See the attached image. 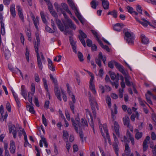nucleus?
<instances>
[{"instance_id":"nucleus-1","label":"nucleus","mask_w":156,"mask_h":156,"mask_svg":"<svg viewBox=\"0 0 156 156\" xmlns=\"http://www.w3.org/2000/svg\"><path fill=\"white\" fill-rule=\"evenodd\" d=\"M36 39L37 40V44L36 42L34 44L35 50L37 57V64L39 68L41 70H42L43 68V66L41 60L43 62H45V58L42 52H40V55L38 52V47L40 44V40L39 36L38 35H36Z\"/></svg>"},{"instance_id":"nucleus-2","label":"nucleus","mask_w":156,"mask_h":156,"mask_svg":"<svg viewBox=\"0 0 156 156\" xmlns=\"http://www.w3.org/2000/svg\"><path fill=\"white\" fill-rule=\"evenodd\" d=\"M55 8L57 10L58 12H61L63 14L66 21L64 22L65 26L66 28L67 27V24L69 27L72 29L75 30L76 29V27L75 25L73 23L72 20L69 19L68 17L66 15L65 12L63 11L62 9L61 8L57 3H55L54 4Z\"/></svg>"},{"instance_id":"nucleus-3","label":"nucleus","mask_w":156,"mask_h":156,"mask_svg":"<svg viewBox=\"0 0 156 156\" xmlns=\"http://www.w3.org/2000/svg\"><path fill=\"white\" fill-rule=\"evenodd\" d=\"M127 29L125 28L123 30V32L126 37L125 39L129 44H133L134 39V35L132 32H130L128 31H126Z\"/></svg>"},{"instance_id":"nucleus-4","label":"nucleus","mask_w":156,"mask_h":156,"mask_svg":"<svg viewBox=\"0 0 156 156\" xmlns=\"http://www.w3.org/2000/svg\"><path fill=\"white\" fill-rule=\"evenodd\" d=\"M91 31L101 47L104 49H105L107 51L109 52L110 51L109 48L108 46L103 45L101 41L99 39L98 33L95 30H91Z\"/></svg>"},{"instance_id":"nucleus-5","label":"nucleus","mask_w":156,"mask_h":156,"mask_svg":"<svg viewBox=\"0 0 156 156\" xmlns=\"http://www.w3.org/2000/svg\"><path fill=\"white\" fill-rule=\"evenodd\" d=\"M101 59L103 61L104 59H106V58L105 55H102L101 52H100L98 54V58H95V62L100 67H101Z\"/></svg>"},{"instance_id":"nucleus-6","label":"nucleus","mask_w":156,"mask_h":156,"mask_svg":"<svg viewBox=\"0 0 156 156\" xmlns=\"http://www.w3.org/2000/svg\"><path fill=\"white\" fill-rule=\"evenodd\" d=\"M79 33L80 35L78 36L79 38L83 45L85 47L86 43L84 39L87 37V35L81 30H79Z\"/></svg>"},{"instance_id":"nucleus-7","label":"nucleus","mask_w":156,"mask_h":156,"mask_svg":"<svg viewBox=\"0 0 156 156\" xmlns=\"http://www.w3.org/2000/svg\"><path fill=\"white\" fill-rule=\"evenodd\" d=\"M114 64L116 67V68L119 70L124 76H126L127 74L124 69L123 66L119 64L115 61H113Z\"/></svg>"},{"instance_id":"nucleus-8","label":"nucleus","mask_w":156,"mask_h":156,"mask_svg":"<svg viewBox=\"0 0 156 156\" xmlns=\"http://www.w3.org/2000/svg\"><path fill=\"white\" fill-rule=\"evenodd\" d=\"M17 126L16 127L15 125H13L11 127H9V131L10 133H12L13 134V137L16 138V136Z\"/></svg>"},{"instance_id":"nucleus-9","label":"nucleus","mask_w":156,"mask_h":156,"mask_svg":"<svg viewBox=\"0 0 156 156\" xmlns=\"http://www.w3.org/2000/svg\"><path fill=\"white\" fill-rule=\"evenodd\" d=\"M124 26L122 23H117L113 26V29L115 31H119L121 30Z\"/></svg>"},{"instance_id":"nucleus-10","label":"nucleus","mask_w":156,"mask_h":156,"mask_svg":"<svg viewBox=\"0 0 156 156\" xmlns=\"http://www.w3.org/2000/svg\"><path fill=\"white\" fill-rule=\"evenodd\" d=\"M54 91L57 98L60 101H61L62 99L61 96V92L60 90L58 89V86L55 87Z\"/></svg>"},{"instance_id":"nucleus-11","label":"nucleus","mask_w":156,"mask_h":156,"mask_svg":"<svg viewBox=\"0 0 156 156\" xmlns=\"http://www.w3.org/2000/svg\"><path fill=\"white\" fill-rule=\"evenodd\" d=\"M16 146L15 143L13 140L10 141L9 150L11 153L14 154L15 152Z\"/></svg>"},{"instance_id":"nucleus-12","label":"nucleus","mask_w":156,"mask_h":156,"mask_svg":"<svg viewBox=\"0 0 156 156\" xmlns=\"http://www.w3.org/2000/svg\"><path fill=\"white\" fill-rule=\"evenodd\" d=\"M17 11H18V15L20 19L22 20V22H24V16H23V13L22 12V10L20 8V6L18 5L16 6Z\"/></svg>"},{"instance_id":"nucleus-13","label":"nucleus","mask_w":156,"mask_h":156,"mask_svg":"<svg viewBox=\"0 0 156 156\" xmlns=\"http://www.w3.org/2000/svg\"><path fill=\"white\" fill-rule=\"evenodd\" d=\"M140 37L142 42L143 44H147L149 43V39L148 38L145 36V35L143 34H141Z\"/></svg>"},{"instance_id":"nucleus-14","label":"nucleus","mask_w":156,"mask_h":156,"mask_svg":"<svg viewBox=\"0 0 156 156\" xmlns=\"http://www.w3.org/2000/svg\"><path fill=\"white\" fill-rule=\"evenodd\" d=\"M56 24L58 28L61 31H63L64 30V27L61 21L58 19H56Z\"/></svg>"},{"instance_id":"nucleus-15","label":"nucleus","mask_w":156,"mask_h":156,"mask_svg":"<svg viewBox=\"0 0 156 156\" xmlns=\"http://www.w3.org/2000/svg\"><path fill=\"white\" fill-rule=\"evenodd\" d=\"M21 95L24 97L26 100V97L27 96V91L25 88V87L24 85H22L21 86Z\"/></svg>"},{"instance_id":"nucleus-16","label":"nucleus","mask_w":156,"mask_h":156,"mask_svg":"<svg viewBox=\"0 0 156 156\" xmlns=\"http://www.w3.org/2000/svg\"><path fill=\"white\" fill-rule=\"evenodd\" d=\"M125 153L126 155L129 156L131 153V151L130 147L127 143L125 145Z\"/></svg>"},{"instance_id":"nucleus-17","label":"nucleus","mask_w":156,"mask_h":156,"mask_svg":"<svg viewBox=\"0 0 156 156\" xmlns=\"http://www.w3.org/2000/svg\"><path fill=\"white\" fill-rule=\"evenodd\" d=\"M119 127L118 123L117 122H115L114 123V129L116 135L118 136H119Z\"/></svg>"},{"instance_id":"nucleus-18","label":"nucleus","mask_w":156,"mask_h":156,"mask_svg":"<svg viewBox=\"0 0 156 156\" xmlns=\"http://www.w3.org/2000/svg\"><path fill=\"white\" fill-rule=\"evenodd\" d=\"M123 123L125 126L129 128H131V126L129 125V119L128 116L126 117L125 119L124 118H123Z\"/></svg>"},{"instance_id":"nucleus-19","label":"nucleus","mask_w":156,"mask_h":156,"mask_svg":"<svg viewBox=\"0 0 156 156\" xmlns=\"http://www.w3.org/2000/svg\"><path fill=\"white\" fill-rule=\"evenodd\" d=\"M71 120L72 122V124L73 126L75 129V130L76 132L78 133V126L76 122V121H75L74 119L73 118H71Z\"/></svg>"},{"instance_id":"nucleus-20","label":"nucleus","mask_w":156,"mask_h":156,"mask_svg":"<svg viewBox=\"0 0 156 156\" xmlns=\"http://www.w3.org/2000/svg\"><path fill=\"white\" fill-rule=\"evenodd\" d=\"M67 1L69 6L71 7L72 9L75 12L76 10H78L72 0H67Z\"/></svg>"},{"instance_id":"nucleus-21","label":"nucleus","mask_w":156,"mask_h":156,"mask_svg":"<svg viewBox=\"0 0 156 156\" xmlns=\"http://www.w3.org/2000/svg\"><path fill=\"white\" fill-rule=\"evenodd\" d=\"M15 6V4H12L11 5L10 8V10L11 13L13 17H15L16 16Z\"/></svg>"},{"instance_id":"nucleus-22","label":"nucleus","mask_w":156,"mask_h":156,"mask_svg":"<svg viewBox=\"0 0 156 156\" xmlns=\"http://www.w3.org/2000/svg\"><path fill=\"white\" fill-rule=\"evenodd\" d=\"M48 67L49 69L52 71H54L55 70V67L53 66V63L51 60L48 58Z\"/></svg>"},{"instance_id":"nucleus-23","label":"nucleus","mask_w":156,"mask_h":156,"mask_svg":"<svg viewBox=\"0 0 156 156\" xmlns=\"http://www.w3.org/2000/svg\"><path fill=\"white\" fill-rule=\"evenodd\" d=\"M113 147L115 152L117 156H119V149L118 144L116 143H113Z\"/></svg>"},{"instance_id":"nucleus-24","label":"nucleus","mask_w":156,"mask_h":156,"mask_svg":"<svg viewBox=\"0 0 156 156\" xmlns=\"http://www.w3.org/2000/svg\"><path fill=\"white\" fill-rule=\"evenodd\" d=\"M126 136L130 140L132 144L133 145H134V142L133 137L132 136L130 133L129 131H127L126 133Z\"/></svg>"},{"instance_id":"nucleus-25","label":"nucleus","mask_w":156,"mask_h":156,"mask_svg":"<svg viewBox=\"0 0 156 156\" xmlns=\"http://www.w3.org/2000/svg\"><path fill=\"white\" fill-rule=\"evenodd\" d=\"M75 13L76 16L77 17L79 20H80L81 22L83 24V23H84L83 20L78 10H76V11H75Z\"/></svg>"},{"instance_id":"nucleus-26","label":"nucleus","mask_w":156,"mask_h":156,"mask_svg":"<svg viewBox=\"0 0 156 156\" xmlns=\"http://www.w3.org/2000/svg\"><path fill=\"white\" fill-rule=\"evenodd\" d=\"M62 6L63 9L66 10L67 12L68 13L71 15H72V13L68 8L67 5L65 3H62Z\"/></svg>"},{"instance_id":"nucleus-27","label":"nucleus","mask_w":156,"mask_h":156,"mask_svg":"<svg viewBox=\"0 0 156 156\" xmlns=\"http://www.w3.org/2000/svg\"><path fill=\"white\" fill-rule=\"evenodd\" d=\"M103 8L105 9H108L109 8V3L107 1H105L102 2Z\"/></svg>"},{"instance_id":"nucleus-28","label":"nucleus","mask_w":156,"mask_h":156,"mask_svg":"<svg viewBox=\"0 0 156 156\" xmlns=\"http://www.w3.org/2000/svg\"><path fill=\"white\" fill-rule=\"evenodd\" d=\"M108 15H112L115 18H116L117 17V12L115 10H113L112 11L109 12L108 13Z\"/></svg>"},{"instance_id":"nucleus-29","label":"nucleus","mask_w":156,"mask_h":156,"mask_svg":"<svg viewBox=\"0 0 156 156\" xmlns=\"http://www.w3.org/2000/svg\"><path fill=\"white\" fill-rule=\"evenodd\" d=\"M136 131L137 133L135 135V137L136 139L139 140L141 138L142 136V133L139 132L138 129H136Z\"/></svg>"},{"instance_id":"nucleus-30","label":"nucleus","mask_w":156,"mask_h":156,"mask_svg":"<svg viewBox=\"0 0 156 156\" xmlns=\"http://www.w3.org/2000/svg\"><path fill=\"white\" fill-rule=\"evenodd\" d=\"M70 45L72 47L73 51L74 53H76V42H75L72 43L71 42L70 43Z\"/></svg>"},{"instance_id":"nucleus-31","label":"nucleus","mask_w":156,"mask_h":156,"mask_svg":"<svg viewBox=\"0 0 156 156\" xmlns=\"http://www.w3.org/2000/svg\"><path fill=\"white\" fill-rule=\"evenodd\" d=\"M96 0H92L90 3L91 6L93 9H96L97 6L98 5V3L95 2Z\"/></svg>"},{"instance_id":"nucleus-32","label":"nucleus","mask_w":156,"mask_h":156,"mask_svg":"<svg viewBox=\"0 0 156 156\" xmlns=\"http://www.w3.org/2000/svg\"><path fill=\"white\" fill-rule=\"evenodd\" d=\"M50 77L51 80L55 85V87L58 86L57 84V81L56 78L53 77L52 75L51 74H50Z\"/></svg>"},{"instance_id":"nucleus-33","label":"nucleus","mask_w":156,"mask_h":156,"mask_svg":"<svg viewBox=\"0 0 156 156\" xmlns=\"http://www.w3.org/2000/svg\"><path fill=\"white\" fill-rule=\"evenodd\" d=\"M129 77L127 75L125 76V78L126 84L129 87L131 85V83L129 81Z\"/></svg>"},{"instance_id":"nucleus-34","label":"nucleus","mask_w":156,"mask_h":156,"mask_svg":"<svg viewBox=\"0 0 156 156\" xmlns=\"http://www.w3.org/2000/svg\"><path fill=\"white\" fill-rule=\"evenodd\" d=\"M5 56L6 59H9L10 57V51L8 50H5Z\"/></svg>"},{"instance_id":"nucleus-35","label":"nucleus","mask_w":156,"mask_h":156,"mask_svg":"<svg viewBox=\"0 0 156 156\" xmlns=\"http://www.w3.org/2000/svg\"><path fill=\"white\" fill-rule=\"evenodd\" d=\"M27 109H28L29 111L31 113L34 114L35 113V111L32 106L29 105L27 106Z\"/></svg>"},{"instance_id":"nucleus-36","label":"nucleus","mask_w":156,"mask_h":156,"mask_svg":"<svg viewBox=\"0 0 156 156\" xmlns=\"http://www.w3.org/2000/svg\"><path fill=\"white\" fill-rule=\"evenodd\" d=\"M39 18L37 16L36 17V19H35V22H34V26L37 30H38V24L39 23Z\"/></svg>"},{"instance_id":"nucleus-37","label":"nucleus","mask_w":156,"mask_h":156,"mask_svg":"<svg viewBox=\"0 0 156 156\" xmlns=\"http://www.w3.org/2000/svg\"><path fill=\"white\" fill-rule=\"evenodd\" d=\"M77 56L80 61L82 62L84 61L83 56V54L80 51H78Z\"/></svg>"},{"instance_id":"nucleus-38","label":"nucleus","mask_w":156,"mask_h":156,"mask_svg":"<svg viewBox=\"0 0 156 156\" xmlns=\"http://www.w3.org/2000/svg\"><path fill=\"white\" fill-rule=\"evenodd\" d=\"M1 31L2 34V35H4L5 34V31L4 26V24L3 23H1Z\"/></svg>"},{"instance_id":"nucleus-39","label":"nucleus","mask_w":156,"mask_h":156,"mask_svg":"<svg viewBox=\"0 0 156 156\" xmlns=\"http://www.w3.org/2000/svg\"><path fill=\"white\" fill-rule=\"evenodd\" d=\"M150 96H151V95H149L147 93H147L145 94L146 98L147 99V101L149 104H152V103L151 100Z\"/></svg>"},{"instance_id":"nucleus-40","label":"nucleus","mask_w":156,"mask_h":156,"mask_svg":"<svg viewBox=\"0 0 156 156\" xmlns=\"http://www.w3.org/2000/svg\"><path fill=\"white\" fill-rule=\"evenodd\" d=\"M40 15L42 19V20L43 22L45 23H46L47 21L44 16V12L41 11L40 12Z\"/></svg>"},{"instance_id":"nucleus-41","label":"nucleus","mask_w":156,"mask_h":156,"mask_svg":"<svg viewBox=\"0 0 156 156\" xmlns=\"http://www.w3.org/2000/svg\"><path fill=\"white\" fill-rule=\"evenodd\" d=\"M89 87L94 94H95L96 92L95 88L94 85V83H90Z\"/></svg>"},{"instance_id":"nucleus-42","label":"nucleus","mask_w":156,"mask_h":156,"mask_svg":"<svg viewBox=\"0 0 156 156\" xmlns=\"http://www.w3.org/2000/svg\"><path fill=\"white\" fill-rule=\"evenodd\" d=\"M29 50L27 47L26 48V52L25 53V55L26 58L28 62H29Z\"/></svg>"},{"instance_id":"nucleus-43","label":"nucleus","mask_w":156,"mask_h":156,"mask_svg":"<svg viewBox=\"0 0 156 156\" xmlns=\"http://www.w3.org/2000/svg\"><path fill=\"white\" fill-rule=\"evenodd\" d=\"M3 113H1V121H3L5 119H6L8 116V114L7 112L5 113V115H4Z\"/></svg>"},{"instance_id":"nucleus-44","label":"nucleus","mask_w":156,"mask_h":156,"mask_svg":"<svg viewBox=\"0 0 156 156\" xmlns=\"http://www.w3.org/2000/svg\"><path fill=\"white\" fill-rule=\"evenodd\" d=\"M43 81L44 83V87L45 89L46 90V91L48 92V84H47V80H46L44 78H43Z\"/></svg>"},{"instance_id":"nucleus-45","label":"nucleus","mask_w":156,"mask_h":156,"mask_svg":"<svg viewBox=\"0 0 156 156\" xmlns=\"http://www.w3.org/2000/svg\"><path fill=\"white\" fill-rule=\"evenodd\" d=\"M63 137L64 139H67L69 137V134L66 131H63Z\"/></svg>"},{"instance_id":"nucleus-46","label":"nucleus","mask_w":156,"mask_h":156,"mask_svg":"<svg viewBox=\"0 0 156 156\" xmlns=\"http://www.w3.org/2000/svg\"><path fill=\"white\" fill-rule=\"evenodd\" d=\"M35 88L34 84L33 83H32L31 85V92L32 95H34L35 92Z\"/></svg>"},{"instance_id":"nucleus-47","label":"nucleus","mask_w":156,"mask_h":156,"mask_svg":"<svg viewBox=\"0 0 156 156\" xmlns=\"http://www.w3.org/2000/svg\"><path fill=\"white\" fill-rule=\"evenodd\" d=\"M74 104L72 101H70L69 102V105H70V107L71 109V110L73 114L75 113L74 109Z\"/></svg>"},{"instance_id":"nucleus-48","label":"nucleus","mask_w":156,"mask_h":156,"mask_svg":"<svg viewBox=\"0 0 156 156\" xmlns=\"http://www.w3.org/2000/svg\"><path fill=\"white\" fill-rule=\"evenodd\" d=\"M89 100L90 104H95V105H97V103L94 97L90 98Z\"/></svg>"},{"instance_id":"nucleus-49","label":"nucleus","mask_w":156,"mask_h":156,"mask_svg":"<svg viewBox=\"0 0 156 156\" xmlns=\"http://www.w3.org/2000/svg\"><path fill=\"white\" fill-rule=\"evenodd\" d=\"M42 117L43 123L45 126H47L48 125V122L47 119L45 117L44 114L42 115Z\"/></svg>"},{"instance_id":"nucleus-50","label":"nucleus","mask_w":156,"mask_h":156,"mask_svg":"<svg viewBox=\"0 0 156 156\" xmlns=\"http://www.w3.org/2000/svg\"><path fill=\"white\" fill-rule=\"evenodd\" d=\"M45 30L46 31L50 33H53L55 32L51 28L49 27L47 25H46L45 27Z\"/></svg>"},{"instance_id":"nucleus-51","label":"nucleus","mask_w":156,"mask_h":156,"mask_svg":"<svg viewBox=\"0 0 156 156\" xmlns=\"http://www.w3.org/2000/svg\"><path fill=\"white\" fill-rule=\"evenodd\" d=\"M136 10L139 13L141 14H142V10L141 9V7L140 5H136Z\"/></svg>"},{"instance_id":"nucleus-52","label":"nucleus","mask_w":156,"mask_h":156,"mask_svg":"<svg viewBox=\"0 0 156 156\" xmlns=\"http://www.w3.org/2000/svg\"><path fill=\"white\" fill-rule=\"evenodd\" d=\"M103 127L105 133L106 134V136L109 135L108 130L107 129L106 125L105 124H103Z\"/></svg>"},{"instance_id":"nucleus-53","label":"nucleus","mask_w":156,"mask_h":156,"mask_svg":"<svg viewBox=\"0 0 156 156\" xmlns=\"http://www.w3.org/2000/svg\"><path fill=\"white\" fill-rule=\"evenodd\" d=\"M106 102L108 104V107H110L111 106V99L110 97L107 96L106 99Z\"/></svg>"},{"instance_id":"nucleus-54","label":"nucleus","mask_w":156,"mask_h":156,"mask_svg":"<svg viewBox=\"0 0 156 156\" xmlns=\"http://www.w3.org/2000/svg\"><path fill=\"white\" fill-rule=\"evenodd\" d=\"M126 9L128 10V12L132 14L133 13V9L132 7L129 6H127Z\"/></svg>"},{"instance_id":"nucleus-55","label":"nucleus","mask_w":156,"mask_h":156,"mask_svg":"<svg viewBox=\"0 0 156 156\" xmlns=\"http://www.w3.org/2000/svg\"><path fill=\"white\" fill-rule=\"evenodd\" d=\"M152 119L153 124L156 126V114H153L152 115Z\"/></svg>"},{"instance_id":"nucleus-56","label":"nucleus","mask_w":156,"mask_h":156,"mask_svg":"<svg viewBox=\"0 0 156 156\" xmlns=\"http://www.w3.org/2000/svg\"><path fill=\"white\" fill-rule=\"evenodd\" d=\"M48 9L49 11H50V12H52V11L54 10L53 9L52 5H51L50 2L48 3Z\"/></svg>"},{"instance_id":"nucleus-57","label":"nucleus","mask_w":156,"mask_h":156,"mask_svg":"<svg viewBox=\"0 0 156 156\" xmlns=\"http://www.w3.org/2000/svg\"><path fill=\"white\" fill-rule=\"evenodd\" d=\"M62 94V97L63 100L65 101H67V97L66 95L65 94L64 91L62 90L61 91Z\"/></svg>"},{"instance_id":"nucleus-58","label":"nucleus","mask_w":156,"mask_h":156,"mask_svg":"<svg viewBox=\"0 0 156 156\" xmlns=\"http://www.w3.org/2000/svg\"><path fill=\"white\" fill-rule=\"evenodd\" d=\"M123 89L120 88L119 89V96L120 98H122L123 96Z\"/></svg>"},{"instance_id":"nucleus-59","label":"nucleus","mask_w":156,"mask_h":156,"mask_svg":"<svg viewBox=\"0 0 156 156\" xmlns=\"http://www.w3.org/2000/svg\"><path fill=\"white\" fill-rule=\"evenodd\" d=\"M75 119L76 121V123L77 124L78 126H79V127H80L81 126L80 124V120L79 116H77V117L76 118H75Z\"/></svg>"},{"instance_id":"nucleus-60","label":"nucleus","mask_w":156,"mask_h":156,"mask_svg":"<svg viewBox=\"0 0 156 156\" xmlns=\"http://www.w3.org/2000/svg\"><path fill=\"white\" fill-rule=\"evenodd\" d=\"M86 43L87 45L89 47L91 46L92 45V41L91 40L89 39H88L87 40Z\"/></svg>"},{"instance_id":"nucleus-61","label":"nucleus","mask_w":156,"mask_h":156,"mask_svg":"<svg viewBox=\"0 0 156 156\" xmlns=\"http://www.w3.org/2000/svg\"><path fill=\"white\" fill-rule=\"evenodd\" d=\"M34 103L36 105L37 107H39V102L38 101V98L37 97L35 96L34 97Z\"/></svg>"},{"instance_id":"nucleus-62","label":"nucleus","mask_w":156,"mask_h":156,"mask_svg":"<svg viewBox=\"0 0 156 156\" xmlns=\"http://www.w3.org/2000/svg\"><path fill=\"white\" fill-rule=\"evenodd\" d=\"M81 122L82 123V126H87V123L86 121L85 120L83 119H81Z\"/></svg>"},{"instance_id":"nucleus-63","label":"nucleus","mask_w":156,"mask_h":156,"mask_svg":"<svg viewBox=\"0 0 156 156\" xmlns=\"http://www.w3.org/2000/svg\"><path fill=\"white\" fill-rule=\"evenodd\" d=\"M110 77L111 79L113 80H114L116 78V75L115 73L114 72L110 74Z\"/></svg>"},{"instance_id":"nucleus-64","label":"nucleus","mask_w":156,"mask_h":156,"mask_svg":"<svg viewBox=\"0 0 156 156\" xmlns=\"http://www.w3.org/2000/svg\"><path fill=\"white\" fill-rule=\"evenodd\" d=\"M153 156H156V145L154 146V147L152 151Z\"/></svg>"}]
</instances>
